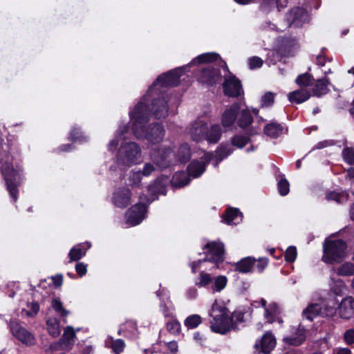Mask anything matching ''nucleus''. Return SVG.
Listing matches in <instances>:
<instances>
[{
	"label": "nucleus",
	"mask_w": 354,
	"mask_h": 354,
	"mask_svg": "<svg viewBox=\"0 0 354 354\" xmlns=\"http://www.w3.org/2000/svg\"><path fill=\"white\" fill-rule=\"evenodd\" d=\"M187 67L177 68L158 76L153 85L149 88L147 94L143 96L138 103L142 101L143 106L147 107L150 114L147 102L149 98H151V113L156 119L166 118L168 115L169 105L167 101L168 95L165 93V88L168 86H178L183 70Z\"/></svg>",
	"instance_id": "1"
},
{
	"label": "nucleus",
	"mask_w": 354,
	"mask_h": 354,
	"mask_svg": "<svg viewBox=\"0 0 354 354\" xmlns=\"http://www.w3.org/2000/svg\"><path fill=\"white\" fill-rule=\"evenodd\" d=\"M142 104V101L138 103L134 109L129 112L132 132L138 140H146L151 144L159 143L165 136L164 127L158 122L146 126L149 121V113Z\"/></svg>",
	"instance_id": "2"
},
{
	"label": "nucleus",
	"mask_w": 354,
	"mask_h": 354,
	"mask_svg": "<svg viewBox=\"0 0 354 354\" xmlns=\"http://www.w3.org/2000/svg\"><path fill=\"white\" fill-rule=\"evenodd\" d=\"M0 171L6 181L10 196L15 203L17 200V187L21 181V168L14 164L12 148L10 143L3 142L0 138Z\"/></svg>",
	"instance_id": "3"
},
{
	"label": "nucleus",
	"mask_w": 354,
	"mask_h": 354,
	"mask_svg": "<svg viewBox=\"0 0 354 354\" xmlns=\"http://www.w3.org/2000/svg\"><path fill=\"white\" fill-rule=\"evenodd\" d=\"M214 155L212 153H205L201 158V160H193L187 167L188 173L182 171L175 173L171 180V183L174 187H182L189 184V176L193 178L199 177L205 171L206 165L213 158Z\"/></svg>",
	"instance_id": "4"
},
{
	"label": "nucleus",
	"mask_w": 354,
	"mask_h": 354,
	"mask_svg": "<svg viewBox=\"0 0 354 354\" xmlns=\"http://www.w3.org/2000/svg\"><path fill=\"white\" fill-rule=\"evenodd\" d=\"M209 316L213 322L211 328L214 332L225 334L232 328V319H230L229 311L223 304L215 301L212 306Z\"/></svg>",
	"instance_id": "5"
},
{
	"label": "nucleus",
	"mask_w": 354,
	"mask_h": 354,
	"mask_svg": "<svg viewBox=\"0 0 354 354\" xmlns=\"http://www.w3.org/2000/svg\"><path fill=\"white\" fill-rule=\"evenodd\" d=\"M142 150L135 142L122 143L118 151L117 161L119 165L131 167L140 162Z\"/></svg>",
	"instance_id": "6"
},
{
	"label": "nucleus",
	"mask_w": 354,
	"mask_h": 354,
	"mask_svg": "<svg viewBox=\"0 0 354 354\" xmlns=\"http://www.w3.org/2000/svg\"><path fill=\"white\" fill-rule=\"evenodd\" d=\"M346 243L341 239H326L323 245L324 255L322 259L327 263H333L344 256Z\"/></svg>",
	"instance_id": "7"
},
{
	"label": "nucleus",
	"mask_w": 354,
	"mask_h": 354,
	"mask_svg": "<svg viewBox=\"0 0 354 354\" xmlns=\"http://www.w3.org/2000/svg\"><path fill=\"white\" fill-rule=\"evenodd\" d=\"M205 248L208 249L206 258L193 261L189 264L193 273H196L197 269L201 267V263L205 261L218 263L224 260V245L223 243L213 241L207 243Z\"/></svg>",
	"instance_id": "8"
},
{
	"label": "nucleus",
	"mask_w": 354,
	"mask_h": 354,
	"mask_svg": "<svg viewBox=\"0 0 354 354\" xmlns=\"http://www.w3.org/2000/svg\"><path fill=\"white\" fill-rule=\"evenodd\" d=\"M196 75L199 82L208 86L216 84L221 79L219 69L215 67L214 64L212 63L199 66Z\"/></svg>",
	"instance_id": "9"
},
{
	"label": "nucleus",
	"mask_w": 354,
	"mask_h": 354,
	"mask_svg": "<svg viewBox=\"0 0 354 354\" xmlns=\"http://www.w3.org/2000/svg\"><path fill=\"white\" fill-rule=\"evenodd\" d=\"M140 203L135 204L126 212L127 223L131 226L140 224L145 218L147 203L144 196H140Z\"/></svg>",
	"instance_id": "10"
},
{
	"label": "nucleus",
	"mask_w": 354,
	"mask_h": 354,
	"mask_svg": "<svg viewBox=\"0 0 354 354\" xmlns=\"http://www.w3.org/2000/svg\"><path fill=\"white\" fill-rule=\"evenodd\" d=\"M285 20L288 27L298 28L309 20L308 12L302 7H294L286 15Z\"/></svg>",
	"instance_id": "11"
},
{
	"label": "nucleus",
	"mask_w": 354,
	"mask_h": 354,
	"mask_svg": "<svg viewBox=\"0 0 354 354\" xmlns=\"http://www.w3.org/2000/svg\"><path fill=\"white\" fill-rule=\"evenodd\" d=\"M172 150L170 147H161L154 149L151 153V160L161 169L166 168L171 162Z\"/></svg>",
	"instance_id": "12"
},
{
	"label": "nucleus",
	"mask_w": 354,
	"mask_h": 354,
	"mask_svg": "<svg viewBox=\"0 0 354 354\" xmlns=\"http://www.w3.org/2000/svg\"><path fill=\"white\" fill-rule=\"evenodd\" d=\"M10 330L12 335L21 343L26 346H32L36 344V339L33 334L19 325L16 322L10 324Z\"/></svg>",
	"instance_id": "13"
},
{
	"label": "nucleus",
	"mask_w": 354,
	"mask_h": 354,
	"mask_svg": "<svg viewBox=\"0 0 354 354\" xmlns=\"http://www.w3.org/2000/svg\"><path fill=\"white\" fill-rule=\"evenodd\" d=\"M75 334L73 328L67 326L65 329L62 338L50 345V348L53 351L69 350L74 343Z\"/></svg>",
	"instance_id": "14"
},
{
	"label": "nucleus",
	"mask_w": 354,
	"mask_h": 354,
	"mask_svg": "<svg viewBox=\"0 0 354 354\" xmlns=\"http://www.w3.org/2000/svg\"><path fill=\"white\" fill-rule=\"evenodd\" d=\"M131 195L128 187H119L113 194L112 202L115 206L124 209L131 203Z\"/></svg>",
	"instance_id": "15"
},
{
	"label": "nucleus",
	"mask_w": 354,
	"mask_h": 354,
	"mask_svg": "<svg viewBox=\"0 0 354 354\" xmlns=\"http://www.w3.org/2000/svg\"><path fill=\"white\" fill-rule=\"evenodd\" d=\"M156 296L160 299V309L165 317H173L174 306L173 305L169 292L166 288H162L156 292Z\"/></svg>",
	"instance_id": "16"
},
{
	"label": "nucleus",
	"mask_w": 354,
	"mask_h": 354,
	"mask_svg": "<svg viewBox=\"0 0 354 354\" xmlns=\"http://www.w3.org/2000/svg\"><path fill=\"white\" fill-rule=\"evenodd\" d=\"M244 102H235L227 108L222 114L221 122L224 127H232L236 120L237 115Z\"/></svg>",
	"instance_id": "17"
},
{
	"label": "nucleus",
	"mask_w": 354,
	"mask_h": 354,
	"mask_svg": "<svg viewBox=\"0 0 354 354\" xmlns=\"http://www.w3.org/2000/svg\"><path fill=\"white\" fill-rule=\"evenodd\" d=\"M223 91L226 95L230 97H237L243 93L242 85L234 75L225 77L223 83Z\"/></svg>",
	"instance_id": "18"
},
{
	"label": "nucleus",
	"mask_w": 354,
	"mask_h": 354,
	"mask_svg": "<svg viewBox=\"0 0 354 354\" xmlns=\"http://www.w3.org/2000/svg\"><path fill=\"white\" fill-rule=\"evenodd\" d=\"M167 180L163 178H157L153 183L148 186V192L150 195L149 198H147L145 195L144 198L145 199L147 204L151 203L156 199V196L158 194H166V183Z\"/></svg>",
	"instance_id": "19"
},
{
	"label": "nucleus",
	"mask_w": 354,
	"mask_h": 354,
	"mask_svg": "<svg viewBox=\"0 0 354 354\" xmlns=\"http://www.w3.org/2000/svg\"><path fill=\"white\" fill-rule=\"evenodd\" d=\"M337 312L342 319H349L354 314V298L347 296L338 301Z\"/></svg>",
	"instance_id": "20"
},
{
	"label": "nucleus",
	"mask_w": 354,
	"mask_h": 354,
	"mask_svg": "<svg viewBox=\"0 0 354 354\" xmlns=\"http://www.w3.org/2000/svg\"><path fill=\"white\" fill-rule=\"evenodd\" d=\"M207 124L201 119H198L191 124L189 133L193 140L198 142L205 138Z\"/></svg>",
	"instance_id": "21"
},
{
	"label": "nucleus",
	"mask_w": 354,
	"mask_h": 354,
	"mask_svg": "<svg viewBox=\"0 0 354 354\" xmlns=\"http://www.w3.org/2000/svg\"><path fill=\"white\" fill-rule=\"evenodd\" d=\"M276 346V339L270 333H266L259 342H256V348H260L259 354H269Z\"/></svg>",
	"instance_id": "22"
},
{
	"label": "nucleus",
	"mask_w": 354,
	"mask_h": 354,
	"mask_svg": "<svg viewBox=\"0 0 354 354\" xmlns=\"http://www.w3.org/2000/svg\"><path fill=\"white\" fill-rule=\"evenodd\" d=\"M320 304L322 305V317H333L336 315L337 312L338 300L335 297H330Z\"/></svg>",
	"instance_id": "23"
},
{
	"label": "nucleus",
	"mask_w": 354,
	"mask_h": 354,
	"mask_svg": "<svg viewBox=\"0 0 354 354\" xmlns=\"http://www.w3.org/2000/svg\"><path fill=\"white\" fill-rule=\"evenodd\" d=\"M236 122L238 126L241 129H246L253 122V118L250 113V111L245 104L243 106H241L240 111H239Z\"/></svg>",
	"instance_id": "24"
},
{
	"label": "nucleus",
	"mask_w": 354,
	"mask_h": 354,
	"mask_svg": "<svg viewBox=\"0 0 354 354\" xmlns=\"http://www.w3.org/2000/svg\"><path fill=\"white\" fill-rule=\"evenodd\" d=\"M288 0H262L260 4V10L264 13H269L275 8L278 10L287 6Z\"/></svg>",
	"instance_id": "25"
},
{
	"label": "nucleus",
	"mask_w": 354,
	"mask_h": 354,
	"mask_svg": "<svg viewBox=\"0 0 354 354\" xmlns=\"http://www.w3.org/2000/svg\"><path fill=\"white\" fill-rule=\"evenodd\" d=\"M310 93L306 88H300L288 93V97L291 103L301 104L308 100Z\"/></svg>",
	"instance_id": "26"
},
{
	"label": "nucleus",
	"mask_w": 354,
	"mask_h": 354,
	"mask_svg": "<svg viewBox=\"0 0 354 354\" xmlns=\"http://www.w3.org/2000/svg\"><path fill=\"white\" fill-rule=\"evenodd\" d=\"M296 44L292 37H281L278 39V50L284 56L288 55L292 48Z\"/></svg>",
	"instance_id": "27"
},
{
	"label": "nucleus",
	"mask_w": 354,
	"mask_h": 354,
	"mask_svg": "<svg viewBox=\"0 0 354 354\" xmlns=\"http://www.w3.org/2000/svg\"><path fill=\"white\" fill-rule=\"evenodd\" d=\"M256 259L251 257L243 258L235 264V270L241 273L251 272Z\"/></svg>",
	"instance_id": "28"
},
{
	"label": "nucleus",
	"mask_w": 354,
	"mask_h": 354,
	"mask_svg": "<svg viewBox=\"0 0 354 354\" xmlns=\"http://www.w3.org/2000/svg\"><path fill=\"white\" fill-rule=\"evenodd\" d=\"M330 84L329 79L326 77L317 80L313 88L314 95L321 97L326 95L329 91L328 86Z\"/></svg>",
	"instance_id": "29"
},
{
	"label": "nucleus",
	"mask_w": 354,
	"mask_h": 354,
	"mask_svg": "<svg viewBox=\"0 0 354 354\" xmlns=\"http://www.w3.org/2000/svg\"><path fill=\"white\" fill-rule=\"evenodd\" d=\"M242 220V214L236 208H230L225 212L223 221L228 225H236Z\"/></svg>",
	"instance_id": "30"
},
{
	"label": "nucleus",
	"mask_w": 354,
	"mask_h": 354,
	"mask_svg": "<svg viewBox=\"0 0 354 354\" xmlns=\"http://www.w3.org/2000/svg\"><path fill=\"white\" fill-rule=\"evenodd\" d=\"M284 130L285 129L281 124L276 122H272L265 126L263 131L266 136L270 138H276L282 135L284 132Z\"/></svg>",
	"instance_id": "31"
},
{
	"label": "nucleus",
	"mask_w": 354,
	"mask_h": 354,
	"mask_svg": "<svg viewBox=\"0 0 354 354\" xmlns=\"http://www.w3.org/2000/svg\"><path fill=\"white\" fill-rule=\"evenodd\" d=\"M91 247V244L88 243L87 248L84 244H79L72 248L68 253L70 260L68 263L72 261H77L85 256L86 250Z\"/></svg>",
	"instance_id": "32"
},
{
	"label": "nucleus",
	"mask_w": 354,
	"mask_h": 354,
	"mask_svg": "<svg viewBox=\"0 0 354 354\" xmlns=\"http://www.w3.org/2000/svg\"><path fill=\"white\" fill-rule=\"evenodd\" d=\"M322 313V305L320 304H311L306 307L302 313L304 318L309 321H313V319L318 316H321Z\"/></svg>",
	"instance_id": "33"
},
{
	"label": "nucleus",
	"mask_w": 354,
	"mask_h": 354,
	"mask_svg": "<svg viewBox=\"0 0 354 354\" xmlns=\"http://www.w3.org/2000/svg\"><path fill=\"white\" fill-rule=\"evenodd\" d=\"M222 134L221 128L219 124H214L209 130H206L205 138L210 143H216L221 138Z\"/></svg>",
	"instance_id": "34"
},
{
	"label": "nucleus",
	"mask_w": 354,
	"mask_h": 354,
	"mask_svg": "<svg viewBox=\"0 0 354 354\" xmlns=\"http://www.w3.org/2000/svg\"><path fill=\"white\" fill-rule=\"evenodd\" d=\"M233 151L232 147L229 144L221 145L216 151V162L214 167H217L218 163L224 158L230 155Z\"/></svg>",
	"instance_id": "35"
},
{
	"label": "nucleus",
	"mask_w": 354,
	"mask_h": 354,
	"mask_svg": "<svg viewBox=\"0 0 354 354\" xmlns=\"http://www.w3.org/2000/svg\"><path fill=\"white\" fill-rule=\"evenodd\" d=\"M128 131V127L127 125L120 126L116 133L115 138L111 140L108 145V149L113 151L115 150L118 145V138L123 139L126 138L125 133Z\"/></svg>",
	"instance_id": "36"
},
{
	"label": "nucleus",
	"mask_w": 354,
	"mask_h": 354,
	"mask_svg": "<svg viewBox=\"0 0 354 354\" xmlns=\"http://www.w3.org/2000/svg\"><path fill=\"white\" fill-rule=\"evenodd\" d=\"M106 345L112 348L115 354H120L125 347V343L122 339L114 340L110 337L106 340Z\"/></svg>",
	"instance_id": "37"
},
{
	"label": "nucleus",
	"mask_w": 354,
	"mask_h": 354,
	"mask_svg": "<svg viewBox=\"0 0 354 354\" xmlns=\"http://www.w3.org/2000/svg\"><path fill=\"white\" fill-rule=\"evenodd\" d=\"M142 175L140 171H136L134 169L129 171L127 176L128 185L132 187H139L141 185Z\"/></svg>",
	"instance_id": "38"
},
{
	"label": "nucleus",
	"mask_w": 354,
	"mask_h": 354,
	"mask_svg": "<svg viewBox=\"0 0 354 354\" xmlns=\"http://www.w3.org/2000/svg\"><path fill=\"white\" fill-rule=\"evenodd\" d=\"M218 58V55L215 53H206L196 57L192 61L190 65H194L196 62L201 64L212 62L213 61L216 60Z\"/></svg>",
	"instance_id": "39"
},
{
	"label": "nucleus",
	"mask_w": 354,
	"mask_h": 354,
	"mask_svg": "<svg viewBox=\"0 0 354 354\" xmlns=\"http://www.w3.org/2000/svg\"><path fill=\"white\" fill-rule=\"evenodd\" d=\"M191 157V152L189 146L187 144H183L180 146L177 158L178 160L183 163L187 162Z\"/></svg>",
	"instance_id": "40"
},
{
	"label": "nucleus",
	"mask_w": 354,
	"mask_h": 354,
	"mask_svg": "<svg viewBox=\"0 0 354 354\" xmlns=\"http://www.w3.org/2000/svg\"><path fill=\"white\" fill-rule=\"evenodd\" d=\"M47 328L50 335L55 337L60 333L59 322L55 318H50L46 322Z\"/></svg>",
	"instance_id": "41"
},
{
	"label": "nucleus",
	"mask_w": 354,
	"mask_h": 354,
	"mask_svg": "<svg viewBox=\"0 0 354 354\" xmlns=\"http://www.w3.org/2000/svg\"><path fill=\"white\" fill-rule=\"evenodd\" d=\"M227 279L225 276H218L213 278L212 290L214 292H220L224 289L227 285Z\"/></svg>",
	"instance_id": "42"
},
{
	"label": "nucleus",
	"mask_w": 354,
	"mask_h": 354,
	"mask_svg": "<svg viewBox=\"0 0 354 354\" xmlns=\"http://www.w3.org/2000/svg\"><path fill=\"white\" fill-rule=\"evenodd\" d=\"M69 138L73 142H84L87 140V136L82 133L80 128L73 127L69 135Z\"/></svg>",
	"instance_id": "43"
},
{
	"label": "nucleus",
	"mask_w": 354,
	"mask_h": 354,
	"mask_svg": "<svg viewBox=\"0 0 354 354\" xmlns=\"http://www.w3.org/2000/svg\"><path fill=\"white\" fill-rule=\"evenodd\" d=\"M313 80V77L312 75L306 73L301 75H299L295 82L297 85H299L301 88H305L307 86H309L312 84Z\"/></svg>",
	"instance_id": "44"
},
{
	"label": "nucleus",
	"mask_w": 354,
	"mask_h": 354,
	"mask_svg": "<svg viewBox=\"0 0 354 354\" xmlns=\"http://www.w3.org/2000/svg\"><path fill=\"white\" fill-rule=\"evenodd\" d=\"M51 306L54 310L62 317H66L69 311L66 310L59 298H53L51 301Z\"/></svg>",
	"instance_id": "45"
},
{
	"label": "nucleus",
	"mask_w": 354,
	"mask_h": 354,
	"mask_svg": "<svg viewBox=\"0 0 354 354\" xmlns=\"http://www.w3.org/2000/svg\"><path fill=\"white\" fill-rule=\"evenodd\" d=\"M28 309H22L21 315L26 317H34L39 310V305L37 301L28 302Z\"/></svg>",
	"instance_id": "46"
},
{
	"label": "nucleus",
	"mask_w": 354,
	"mask_h": 354,
	"mask_svg": "<svg viewBox=\"0 0 354 354\" xmlns=\"http://www.w3.org/2000/svg\"><path fill=\"white\" fill-rule=\"evenodd\" d=\"M202 322L201 317L198 315L194 314L188 316L184 324L188 329H193L196 328Z\"/></svg>",
	"instance_id": "47"
},
{
	"label": "nucleus",
	"mask_w": 354,
	"mask_h": 354,
	"mask_svg": "<svg viewBox=\"0 0 354 354\" xmlns=\"http://www.w3.org/2000/svg\"><path fill=\"white\" fill-rule=\"evenodd\" d=\"M277 315V305L274 303L270 304L268 308H265L264 317L268 322L272 323L274 317Z\"/></svg>",
	"instance_id": "48"
},
{
	"label": "nucleus",
	"mask_w": 354,
	"mask_h": 354,
	"mask_svg": "<svg viewBox=\"0 0 354 354\" xmlns=\"http://www.w3.org/2000/svg\"><path fill=\"white\" fill-rule=\"evenodd\" d=\"M213 282V277L208 273L204 271L201 272L199 277L196 282V286L198 287H207Z\"/></svg>",
	"instance_id": "49"
},
{
	"label": "nucleus",
	"mask_w": 354,
	"mask_h": 354,
	"mask_svg": "<svg viewBox=\"0 0 354 354\" xmlns=\"http://www.w3.org/2000/svg\"><path fill=\"white\" fill-rule=\"evenodd\" d=\"M337 274L341 276H349L354 274V264L348 262L342 264L338 268Z\"/></svg>",
	"instance_id": "50"
},
{
	"label": "nucleus",
	"mask_w": 354,
	"mask_h": 354,
	"mask_svg": "<svg viewBox=\"0 0 354 354\" xmlns=\"http://www.w3.org/2000/svg\"><path fill=\"white\" fill-rule=\"evenodd\" d=\"M275 93L272 92L266 93L261 97V106L270 107L272 106L274 102Z\"/></svg>",
	"instance_id": "51"
},
{
	"label": "nucleus",
	"mask_w": 354,
	"mask_h": 354,
	"mask_svg": "<svg viewBox=\"0 0 354 354\" xmlns=\"http://www.w3.org/2000/svg\"><path fill=\"white\" fill-rule=\"evenodd\" d=\"M250 138L248 136L236 135L232 138V145L238 148H243L248 142Z\"/></svg>",
	"instance_id": "52"
},
{
	"label": "nucleus",
	"mask_w": 354,
	"mask_h": 354,
	"mask_svg": "<svg viewBox=\"0 0 354 354\" xmlns=\"http://www.w3.org/2000/svg\"><path fill=\"white\" fill-rule=\"evenodd\" d=\"M342 156L345 162L351 165H354V149L345 147L342 151Z\"/></svg>",
	"instance_id": "53"
},
{
	"label": "nucleus",
	"mask_w": 354,
	"mask_h": 354,
	"mask_svg": "<svg viewBox=\"0 0 354 354\" xmlns=\"http://www.w3.org/2000/svg\"><path fill=\"white\" fill-rule=\"evenodd\" d=\"M278 190L281 196H286L290 191V185L286 178H281L278 182Z\"/></svg>",
	"instance_id": "54"
},
{
	"label": "nucleus",
	"mask_w": 354,
	"mask_h": 354,
	"mask_svg": "<svg viewBox=\"0 0 354 354\" xmlns=\"http://www.w3.org/2000/svg\"><path fill=\"white\" fill-rule=\"evenodd\" d=\"M346 194L344 193H338L332 192L326 194V198L328 201H335L338 203H342L343 200L346 199Z\"/></svg>",
	"instance_id": "55"
},
{
	"label": "nucleus",
	"mask_w": 354,
	"mask_h": 354,
	"mask_svg": "<svg viewBox=\"0 0 354 354\" xmlns=\"http://www.w3.org/2000/svg\"><path fill=\"white\" fill-rule=\"evenodd\" d=\"M283 339L287 344L290 345L299 346L304 342L305 336L302 334H300L296 337H286Z\"/></svg>",
	"instance_id": "56"
},
{
	"label": "nucleus",
	"mask_w": 354,
	"mask_h": 354,
	"mask_svg": "<svg viewBox=\"0 0 354 354\" xmlns=\"http://www.w3.org/2000/svg\"><path fill=\"white\" fill-rule=\"evenodd\" d=\"M167 329L173 334H177L180 330V324L176 319H172L167 324Z\"/></svg>",
	"instance_id": "57"
},
{
	"label": "nucleus",
	"mask_w": 354,
	"mask_h": 354,
	"mask_svg": "<svg viewBox=\"0 0 354 354\" xmlns=\"http://www.w3.org/2000/svg\"><path fill=\"white\" fill-rule=\"evenodd\" d=\"M297 249L295 246H290L285 253V259L288 262H293L297 258Z\"/></svg>",
	"instance_id": "58"
},
{
	"label": "nucleus",
	"mask_w": 354,
	"mask_h": 354,
	"mask_svg": "<svg viewBox=\"0 0 354 354\" xmlns=\"http://www.w3.org/2000/svg\"><path fill=\"white\" fill-rule=\"evenodd\" d=\"M250 68L254 69L261 67L263 65V60L259 57H252L248 59Z\"/></svg>",
	"instance_id": "59"
},
{
	"label": "nucleus",
	"mask_w": 354,
	"mask_h": 354,
	"mask_svg": "<svg viewBox=\"0 0 354 354\" xmlns=\"http://www.w3.org/2000/svg\"><path fill=\"white\" fill-rule=\"evenodd\" d=\"M244 315L241 312H234L230 319H232V329L234 328L235 322H242L243 321Z\"/></svg>",
	"instance_id": "60"
},
{
	"label": "nucleus",
	"mask_w": 354,
	"mask_h": 354,
	"mask_svg": "<svg viewBox=\"0 0 354 354\" xmlns=\"http://www.w3.org/2000/svg\"><path fill=\"white\" fill-rule=\"evenodd\" d=\"M154 170V166L151 163L147 162L145 164L143 169L140 171L142 176H149Z\"/></svg>",
	"instance_id": "61"
},
{
	"label": "nucleus",
	"mask_w": 354,
	"mask_h": 354,
	"mask_svg": "<svg viewBox=\"0 0 354 354\" xmlns=\"http://www.w3.org/2000/svg\"><path fill=\"white\" fill-rule=\"evenodd\" d=\"M75 270L80 277L86 274L87 266L84 263L80 262L75 265Z\"/></svg>",
	"instance_id": "62"
},
{
	"label": "nucleus",
	"mask_w": 354,
	"mask_h": 354,
	"mask_svg": "<svg viewBox=\"0 0 354 354\" xmlns=\"http://www.w3.org/2000/svg\"><path fill=\"white\" fill-rule=\"evenodd\" d=\"M335 145V142L333 140H326L322 142H318L313 149H321L326 148L329 146H333Z\"/></svg>",
	"instance_id": "63"
},
{
	"label": "nucleus",
	"mask_w": 354,
	"mask_h": 354,
	"mask_svg": "<svg viewBox=\"0 0 354 354\" xmlns=\"http://www.w3.org/2000/svg\"><path fill=\"white\" fill-rule=\"evenodd\" d=\"M344 340L348 344H353L354 343V329L347 330L344 335Z\"/></svg>",
	"instance_id": "64"
}]
</instances>
